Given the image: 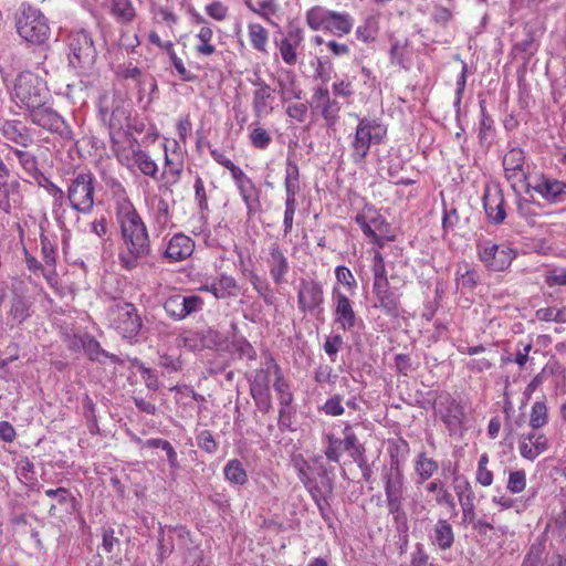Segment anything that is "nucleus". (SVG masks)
I'll list each match as a JSON object with an SVG mask.
<instances>
[{
    "label": "nucleus",
    "mask_w": 566,
    "mask_h": 566,
    "mask_svg": "<svg viewBox=\"0 0 566 566\" xmlns=\"http://www.w3.org/2000/svg\"><path fill=\"white\" fill-rule=\"evenodd\" d=\"M115 211L125 244V251L120 253L119 261L126 270H133L138 265L139 260L150 252L148 231L124 189L116 198Z\"/></svg>",
    "instance_id": "nucleus-1"
},
{
    "label": "nucleus",
    "mask_w": 566,
    "mask_h": 566,
    "mask_svg": "<svg viewBox=\"0 0 566 566\" xmlns=\"http://www.w3.org/2000/svg\"><path fill=\"white\" fill-rule=\"evenodd\" d=\"M17 33L25 42L33 45L44 44L51 34L48 18L43 12L29 3H22L14 13Z\"/></svg>",
    "instance_id": "nucleus-2"
},
{
    "label": "nucleus",
    "mask_w": 566,
    "mask_h": 566,
    "mask_svg": "<svg viewBox=\"0 0 566 566\" xmlns=\"http://www.w3.org/2000/svg\"><path fill=\"white\" fill-rule=\"evenodd\" d=\"M12 98L20 108L29 111L50 102L51 94L46 82L41 76L25 71L20 73L14 81Z\"/></svg>",
    "instance_id": "nucleus-3"
},
{
    "label": "nucleus",
    "mask_w": 566,
    "mask_h": 566,
    "mask_svg": "<svg viewBox=\"0 0 566 566\" xmlns=\"http://www.w3.org/2000/svg\"><path fill=\"white\" fill-rule=\"evenodd\" d=\"M350 143L352 159L355 164H363L366 160L371 145L381 144L386 139L387 128L377 119L367 117L359 118Z\"/></svg>",
    "instance_id": "nucleus-4"
},
{
    "label": "nucleus",
    "mask_w": 566,
    "mask_h": 566,
    "mask_svg": "<svg viewBox=\"0 0 566 566\" xmlns=\"http://www.w3.org/2000/svg\"><path fill=\"white\" fill-rule=\"evenodd\" d=\"M109 326L127 340L135 339L143 326L136 306L128 302H117L107 312Z\"/></svg>",
    "instance_id": "nucleus-5"
},
{
    "label": "nucleus",
    "mask_w": 566,
    "mask_h": 566,
    "mask_svg": "<svg viewBox=\"0 0 566 566\" xmlns=\"http://www.w3.org/2000/svg\"><path fill=\"white\" fill-rule=\"evenodd\" d=\"M95 178L90 171H82L70 179L66 198L71 209L78 213L88 214L94 207Z\"/></svg>",
    "instance_id": "nucleus-6"
},
{
    "label": "nucleus",
    "mask_w": 566,
    "mask_h": 566,
    "mask_svg": "<svg viewBox=\"0 0 566 566\" xmlns=\"http://www.w3.org/2000/svg\"><path fill=\"white\" fill-rule=\"evenodd\" d=\"M476 249L480 261L491 271H504L515 258L511 248L491 240H480Z\"/></svg>",
    "instance_id": "nucleus-7"
},
{
    "label": "nucleus",
    "mask_w": 566,
    "mask_h": 566,
    "mask_svg": "<svg viewBox=\"0 0 566 566\" xmlns=\"http://www.w3.org/2000/svg\"><path fill=\"white\" fill-rule=\"evenodd\" d=\"M70 63L73 66L84 67L91 65L95 59L96 50L93 39L84 30L72 31L69 35Z\"/></svg>",
    "instance_id": "nucleus-8"
},
{
    "label": "nucleus",
    "mask_w": 566,
    "mask_h": 566,
    "mask_svg": "<svg viewBox=\"0 0 566 566\" xmlns=\"http://www.w3.org/2000/svg\"><path fill=\"white\" fill-rule=\"evenodd\" d=\"M27 113L28 119L43 129L62 136L70 132L64 118L53 109L50 102L43 103V106L30 108Z\"/></svg>",
    "instance_id": "nucleus-9"
},
{
    "label": "nucleus",
    "mask_w": 566,
    "mask_h": 566,
    "mask_svg": "<svg viewBox=\"0 0 566 566\" xmlns=\"http://www.w3.org/2000/svg\"><path fill=\"white\" fill-rule=\"evenodd\" d=\"M203 301L198 295L174 294L164 303V310L175 321H182L187 316L201 311Z\"/></svg>",
    "instance_id": "nucleus-10"
},
{
    "label": "nucleus",
    "mask_w": 566,
    "mask_h": 566,
    "mask_svg": "<svg viewBox=\"0 0 566 566\" xmlns=\"http://www.w3.org/2000/svg\"><path fill=\"white\" fill-rule=\"evenodd\" d=\"M109 108H112V112L108 118V127L112 139H115L116 135H120L125 128L129 127V112L120 101H113L109 105L108 96L104 95L99 99V109L104 120H106Z\"/></svg>",
    "instance_id": "nucleus-11"
},
{
    "label": "nucleus",
    "mask_w": 566,
    "mask_h": 566,
    "mask_svg": "<svg viewBox=\"0 0 566 566\" xmlns=\"http://www.w3.org/2000/svg\"><path fill=\"white\" fill-rule=\"evenodd\" d=\"M332 297L334 303V323L338 324L343 331L353 329L358 318L352 301L336 287L333 289Z\"/></svg>",
    "instance_id": "nucleus-12"
},
{
    "label": "nucleus",
    "mask_w": 566,
    "mask_h": 566,
    "mask_svg": "<svg viewBox=\"0 0 566 566\" xmlns=\"http://www.w3.org/2000/svg\"><path fill=\"white\" fill-rule=\"evenodd\" d=\"M375 307L380 308L386 315L397 317L400 310L402 293L398 287H390L388 283L374 284Z\"/></svg>",
    "instance_id": "nucleus-13"
},
{
    "label": "nucleus",
    "mask_w": 566,
    "mask_h": 566,
    "mask_svg": "<svg viewBox=\"0 0 566 566\" xmlns=\"http://www.w3.org/2000/svg\"><path fill=\"white\" fill-rule=\"evenodd\" d=\"M324 302L323 286L319 282L302 280L297 292V305L302 312L313 313Z\"/></svg>",
    "instance_id": "nucleus-14"
},
{
    "label": "nucleus",
    "mask_w": 566,
    "mask_h": 566,
    "mask_svg": "<svg viewBox=\"0 0 566 566\" xmlns=\"http://www.w3.org/2000/svg\"><path fill=\"white\" fill-rule=\"evenodd\" d=\"M544 200L558 203L566 200V181L541 176L531 186Z\"/></svg>",
    "instance_id": "nucleus-15"
},
{
    "label": "nucleus",
    "mask_w": 566,
    "mask_h": 566,
    "mask_svg": "<svg viewBox=\"0 0 566 566\" xmlns=\"http://www.w3.org/2000/svg\"><path fill=\"white\" fill-rule=\"evenodd\" d=\"M1 136L10 143L28 148L34 143L32 129L21 120H6L0 126Z\"/></svg>",
    "instance_id": "nucleus-16"
},
{
    "label": "nucleus",
    "mask_w": 566,
    "mask_h": 566,
    "mask_svg": "<svg viewBox=\"0 0 566 566\" xmlns=\"http://www.w3.org/2000/svg\"><path fill=\"white\" fill-rule=\"evenodd\" d=\"M312 106L318 109L328 124H334L338 117L340 105L332 99L326 87L318 86L314 90L311 101Z\"/></svg>",
    "instance_id": "nucleus-17"
},
{
    "label": "nucleus",
    "mask_w": 566,
    "mask_h": 566,
    "mask_svg": "<svg viewBox=\"0 0 566 566\" xmlns=\"http://www.w3.org/2000/svg\"><path fill=\"white\" fill-rule=\"evenodd\" d=\"M548 449V439L543 433L532 431L524 433L518 439V451L522 458L534 461Z\"/></svg>",
    "instance_id": "nucleus-18"
},
{
    "label": "nucleus",
    "mask_w": 566,
    "mask_h": 566,
    "mask_svg": "<svg viewBox=\"0 0 566 566\" xmlns=\"http://www.w3.org/2000/svg\"><path fill=\"white\" fill-rule=\"evenodd\" d=\"M483 206L488 218L495 224L502 223L506 217L502 190L494 186L488 187L483 196Z\"/></svg>",
    "instance_id": "nucleus-19"
},
{
    "label": "nucleus",
    "mask_w": 566,
    "mask_h": 566,
    "mask_svg": "<svg viewBox=\"0 0 566 566\" xmlns=\"http://www.w3.org/2000/svg\"><path fill=\"white\" fill-rule=\"evenodd\" d=\"M232 178L237 185L240 196L242 197L248 208V211H255L260 206V191L254 182L245 175L241 168L234 171Z\"/></svg>",
    "instance_id": "nucleus-20"
},
{
    "label": "nucleus",
    "mask_w": 566,
    "mask_h": 566,
    "mask_svg": "<svg viewBox=\"0 0 566 566\" xmlns=\"http://www.w3.org/2000/svg\"><path fill=\"white\" fill-rule=\"evenodd\" d=\"M524 163L525 156L521 148H512L504 155L503 167L505 176L513 185L526 179Z\"/></svg>",
    "instance_id": "nucleus-21"
},
{
    "label": "nucleus",
    "mask_w": 566,
    "mask_h": 566,
    "mask_svg": "<svg viewBox=\"0 0 566 566\" xmlns=\"http://www.w3.org/2000/svg\"><path fill=\"white\" fill-rule=\"evenodd\" d=\"M276 87L282 103L291 99H301L303 96V90L297 83L295 73L291 70H282L280 72L276 77Z\"/></svg>",
    "instance_id": "nucleus-22"
},
{
    "label": "nucleus",
    "mask_w": 566,
    "mask_h": 566,
    "mask_svg": "<svg viewBox=\"0 0 566 566\" xmlns=\"http://www.w3.org/2000/svg\"><path fill=\"white\" fill-rule=\"evenodd\" d=\"M195 250L192 239L184 233L175 234L168 242L165 256L174 262L184 261L189 258Z\"/></svg>",
    "instance_id": "nucleus-23"
},
{
    "label": "nucleus",
    "mask_w": 566,
    "mask_h": 566,
    "mask_svg": "<svg viewBox=\"0 0 566 566\" xmlns=\"http://www.w3.org/2000/svg\"><path fill=\"white\" fill-rule=\"evenodd\" d=\"M382 481L386 499L403 497L405 476L398 463H391L389 468L384 469Z\"/></svg>",
    "instance_id": "nucleus-24"
},
{
    "label": "nucleus",
    "mask_w": 566,
    "mask_h": 566,
    "mask_svg": "<svg viewBox=\"0 0 566 566\" xmlns=\"http://www.w3.org/2000/svg\"><path fill=\"white\" fill-rule=\"evenodd\" d=\"M269 251L270 256L268 259V264L271 277L274 283L282 284L285 282V275L290 269L287 258L284 255L277 243L271 244Z\"/></svg>",
    "instance_id": "nucleus-25"
},
{
    "label": "nucleus",
    "mask_w": 566,
    "mask_h": 566,
    "mask_svg": "<svg viewBox=\"0 0 566 566\" xmlns=\"http://www.w3.org/2000/svg\"><path fill=\"white\" fill-rule=\"evenodd\" d=\"M251 395L261 411H269L271 408V395L269 377L264 370L256 371L254 380L251 384Z\"/></svg>",
    "instance_id": "nucleus-26"
},
{
    "label": "nucleus",
    "mask_w": 566,
    "mask_h": 566,
    "mask_svg": "<svg viewBox=\"0 0 566 566\" xmlns=\"http://www.w3.org/2000/svg\"><path fill=\"white\" fill-rule=\"evenodd\" d=\"M439 415L449 427H458L464 418L463 408L451 397H446L439 402Z\"/></svg>",
    "instance_id": "nucleus-27"
},
{
    "label": "nucleus",
    "mask_w": 566,
    "mask_h": 566,
    "mask_svg": "<svg viewBox=\"0 0 566 566\" xmlns=\"http://www.w3.org/2000/svg\"><path fill=\"white\" fill-rule=\"evenodd\" d=\"M211 331L187 329L179 334L177 345L188 350H200L209 346L208 334Z\"/></svg>",
    "instance_id": "nucleus-28"
},
{
    "label": "nucleus",
    "mask_w": 566,
    "mask_h": 566,
    "mask_svg": "<svg viewBox=\"0 0 566 566\" xmlns=\"http://www.w3.org/2000/svg\"><path fill=\"white\" fill-rule=\"evenodd\" d=\"M432 544L441 551L451 548L454 543V533L451 524L447 520H438L434 524L431 535Z\"/></svg>",
    "instance_id": "nucleus-29"
},
{
    "label": "nucleus",
    "mask_w": 566,
    "mask_h": 566,
    "mask_svg": "<svg viewBox=\"0 0 566 566\" xmlns=\"http://www.w3.org/2000/svg\"><path fill=\"white\" fill-rule=\"evenodd\" d=\"M353 27L354 19L349 13L332 10L325 31L336 36H344L350 33Z\"/></svg>",
    "instance_id": "nucleus-30"
},
{
    "label": "nucleus",
    "mask_w": 566,
    "mask_h": 566,
    "mask_svg": "<svg viewBox=\"0 0 566 566\" xmlns=\"http://www.w3.org/2000/svg\"><path fill=\"white\" fill-rule=\"evenodd\" d=\"M237 282L232 276L221 275L200 287L201 291L213 294L217 298H226L234 295Z\"/></svg>",
    "instance_id": "nucleus-31"
},
{
    "label": "nucleus",
    "mask_w": 566,
    "mask_h": 566,
    "mask_svg": "<svg viewBox=\"0 0 566 566\" xmlns=\"http://www.w3.org/2000/svg\"><path fill=\"white\" fill-rule=\"evenodd\" d=\"M284 187L286 192L285 201L296 202V196L301 190L298 166L291 161H286Z\"/></svg>",
    "instance_id": "nucleus-32"
},
{
    "label": "nucleus",
    "mask_w": 566,
    "mask_h": 566,
    "mask_svg": "<svg viewBox=\"0 0 566 566\" xmlns=\"http://www.w3.org/2000/svg\"><path fill=\"white\" fill-rule=\"evenodd\" d=\"M272 97L273 90L271 87H263L253 92L252 107L258 118L265 117L273 111V107L270 106Z\"/></svg>",
    "instance_id": "nucleus-33"
},
{
    "label": "nucleus",
    "mask_w": 566,
    "mask_h": 566,
    "mask_svg": "<svg viewBox=\"0 0 566 566\" xmlns=\"http://www.w3.org/2000/svg\"><path fill=\"white\" fill-rule=\"evenodd\" d=\"M439 469L438 462L427 457L424 452H420L415 459V471L418 475L417 484H421L429 480Z\"/></svg>",
    "instance_id": "nucleus-34"
},
{
    "label": "nucleus",
    "mask_w": 566,
    "mask_h": 566,
    "mask_svg": "<svg viewBox=\"0 0 566 566\" xmlns=\"http://www.w3.org/2000/svg\"><path fill=\"white\" fill-rule=\"evenodd\" d=\"M332 10L321 6L308 9L305 13V21L313 31H325Z\"/></svg>",
    "instance_id": "nucleus-35"
},
{
    "label": "nucleus",
    "mask_w": 566,
    "mask_h": 566,
    "mask_svg": "<svg viewBox=\"0 0 566 566\" xmlns=\"http://www.w3.org/2000/svg\"><path fill=\"white\" fill-rule=\"evenodd\" d=\"M133 164L140 170L142 174L156 178L158 172L157 164L138 146L133 147Z\"/></svg>",
    "instance_id": "nucleus-36"
},
{
    "label": "nucleus",
    "mask_w": 566,
    "mask_h": 566,
    "mask_svg": "<svg viewBox=\"0 0 566 566\" xmlns=\"http://www.w3.org/2000/svg\"><path fill=\"white\" fill-rule=\"evenodd\" d=\"M248 35L253 49L262 53L268 52L269 32L264 27L259 23H250L248 25Z\"/></svg>",
    "instance_id": "nucleus-37"
},
{
    "label": "nucleus",
    "mask_w": 566,
    "mask_h": 566,
    "mask_svg": "<svg viewBox=\"0 0 566 566\" xmlns=\"http://www.w3.org/2000/svg\"><path fill=\"white\" fill-rule=\"evenodd\" d=\"M300 39L294 41L289 38H283L280 42H276L280 55L283 62L290 66H293L297 62V46Z\"/></svg>",
    "instance_id": "nucleus-38"
},
{
    "label": "nucleus",
    "mask_w": 566,
    "mask_h": 566,
    "mask_svg": "<svg viewBox=\"0 0 566 566\" xmlns=\"http://www.w3.org/2000/svg\"><path fill=\"white\" fill-rule=\"evenodd\" d=\"M226 480L233 484L242 485L248 481V474L243 464L237 460H230L223 468Z\"/></svg>",
    "instance_id": "nucleus-39"
},
{
    "label": "nucleus",
    "mask_w": 566,
    "mask_h": 566,
    "mask_svg": "<svg viewBox=\"0 0 566 566\" xmlns=\"http://www.w3.org/2000/svg\"><path fill=\"white\" fill-rule=\"evenodd\" d=\"M196 38L200 42L196 46V51L198 54L203 56H210L216 52V46L210 43L213 38V31L210 27H201L199 32L196 34Z\"/></svg>",
    "instance_id": "nucleus-40"
},
{
    "label": "nucleus",
    "mask_w": 566,
    "mask_h": 566,
    "mask_svg": "<svg viewBox=\"0 0 566 566\" xmlns=\"http://www.w3.org/2000/svg\"><path fill=\"white\" fill-rule=\"evenodd\" d=\"M148 205L155 221L159 224H166L169 220V205L167 200L159 196H154L148 201Z\"/></svg>",
    "instance_id": "nucleus-41"
},
{
    "label": "nucleus",
    "mask_w": 566,
    "mask_h": 566,
    "mask_svg": "<svg viewBox=\"0 0 566 566\" xmlns=\"http://www.w3.org/2000/svg\"><path fill=\"white\" fill-rule=\"evenodd\" d=\"M11 154L15 156L18 159L20 166L23 168V170L31 177L36 176L39 172L38 169V161L33 154L30 151H24L18 148H11Z\"/></svg>",
    "instance_id": "nucleus-42"
},
{
    "label": "nucleus",
    "mask_w": 566,
    "mask_h": 566,
    "mask_svg": "<svg viewBox=\"0 0 566 566\" xmlns=\"http://www.w3.org/2000/svg\"><path fill=\"white\" fill-rule=\"evenodd\" d=\"M29 316V303L21 296L12 300L9 317L12 325L21 324Z\"/></svg>",
    "instance_id": "nucleus-43"
},
{
    "label": "nucleus",
    "mask_w": 566,
    "mask_h": 566,
    "mask_svg": "<svg viewBox=\"0 0 566 566\" xmlns=\"http://www.w3.org/2000/svg\"><path fill=\"white\" fill-rule=\"evenodd\" d=\"M548 421L547 406L544 401H536L532 406L530 426L534 431L543 428Z\"/></svg>",
    "instance_id": "nucleus-44"
},
{
    "label": "nucleus",
    "mask_w": 566,
    "mask_h": 566,
    "mask_svg": "<svg viewBox=\"0 0 566 566\" xmlns=\"http://www.w3.org/2000/svg\"><path fill=\"white\" fill-rule=\"evenodd\" d=\"M344 440H342L344 449L350 453V457L357 459L363 455L364 447L358 442L356 434L352 431V427L346 424L344 428Z\"/></svg>",
    "instance_id": "nucleus-45"
},
{
    "label": "nucleus",
    "mask_w": 566,
    "mask_h": 566,
    "mask_svg": "<svg viewBox=\"0 0 566 566\" xmlns=\"http://www.w3.org/2000/svg\"><path fill=\"white\" fill-rule=\"evenodd\" d=\"M273 387L279 396L282 408H289L293 401V395L290 391L289 385L283 380L279 368H276V379Z\"/></svg>",
    "instance_id": "nucleus-46"
},
{
    "label": "nucleus",
    "mask_w": 566,
    "mask_h": 566,
    "mask_svg": "<svg viewBox=\"0 0 566 566\" xmlns=\"http://www.w3.org/2000/svg\"><path fill=\"white\" fill-rule=\"evenodd\" d=\"M478 273L468 264L460 265L457 271L458 286L472 289L476 284Z\"/></svg>",
    "instance_id": "nucleus-47"
},
{
    "label": "nucleus",
    "mask_w": 566,
    "mask_h": 566,
    "mask_svg": "<svg viewBox=\"0 0 566 566\" xmlns=\"http://www.w3.org/2000/svg\"><path fill=\"white\" fill-rule=\"evenodd\" d=\"M453 490L457 494L458 501L462 502L463 500L475 499L474 492L472 490L471 483L463 475H457L454 478V486Z\"/></svg>",
    "instance_id": "nucleus-48"
},
{
    "label": "nucleus",
    "mask_w": 566,
    "mask_h": 566,
    "mask_svg": "<svg viewBox=\"0 0 566 566\" xmlns=\"http://www.w3.org/2000/svg\"><path fill=\"white\" fill-rule=\"evenodd\" d=\"M371 217L369 207L367 206L355 217V221L367 237H369L374 242H377L379 237L375 233V229L369 223V219H371Z\"/></svg>",
    "instance_id": "nucleus-49"
},
{
    "label": "nucleus",
    "mask_w": 566,
    "mask_h": 566,
    "mask_svg": "<svg viewBox=\"0 0 566 566\" xmlns=\"http://www.w3.org/2000/svg\"><path fill=\"white\" fill-rule=\"evenodd\" d=\"M526 486V474L523 470L512 471L509 474L506 489L511 493H521Z\"/></svg>",
    "instance_id": "nucleus-50"
},
{
    "label": "nucleus",
    "mask_w": 566,
    "mask_h": 566,
    "mask_svg": "<svg viewBox=\"0 0 566 566\" xmlns=\"http://www.w3.org/2000/svg\"><path fill=\"white\" fill-rule=\"evenodd\" d=\"M251 284L266 304H273V292L271 291L270 285L264 280H262L258 275H253L251 277Z\"/></svg>",
    "instance_id": "nucleus-51"
},
{
    "label": "nucleus",
    "mask_w": 566,
    "mask_h": 566,
    "mask_svg": "<svg viewBox=\"0 0 566 566\" xmlns=\"http://www.w3.org/2000/svg\"><path fill=\"white\" fill-rule=\"evenodd\" d=\"M113 12L124 21H130L135 15L129 0H113Z\"/></svg>",
    "instance_id": "nucleus-52"
},
{
    "label": "nucleus",
    "mask_w": 566,
    "mask_h": 566,
    "mask_svg": "<svg viewBox=\"0 0 566 566\" xmlns=\"http://www.w3.org/2000/svg\"><path fill=\"white\" fill-rule=\"evenodd\" d=\"M250 140L255 148L265 149L270 145L272 138L264 128L255 127L250 134Z\"/></svg>",
    "instance_id": "nucleus-53"
},
{
    "label": "nucleus",
    "mask_w": 566,
    "mask_h": 566,
    "mask_svg": "<svg viewBox=\"0 0 566 566\" xmlns=\"http://www.w3.org/2000/svg\"><path fill=\"white\" fill-rule=\"evenodd\" d=\"M403 497L386 499L389 513L394 516L396 523L406 522V513L402 509Z\"/></svg>",
    "instance_id": "nucleus-54"
},
{
    "label": "nucleus",
    "mask_w": 566,
    "mask_h": 566,
    "mask_svg": "<svg viewBox=\"0 0 566 566\" xmlns=\"http://www.w3.org/2000/svg\"><path fill=\"white\" fill-rule=\"evenodd\" d=\"M344 344L340 335H329L326 337L324 343V350L328 355L332 361L336 360L337 353Z\"/></svg>",
    "instance_id": "nucleus-55"
},
{
    "label": "nucleus",
    "mask_w": 566,
    "mask_h": 566,
    "mask_svg": "<svg viewBox=\"0 0 566 566\" xmlns=\"http://www.w3.org/2000/svg\"><path fill=\"white\" fill-rule=\"evenodd\" d=\"M343 398L339 395H335L326 400L323 405L322 410L325 415L337 417L344 413V407L342 406Z\"/></svg>",
    "instance_id": "nucleus-56"
},
{
    "label": "nucleus",
    "mask_w": 566,
    "mask_h": 566,
    "mask_svg": "<svg viewBox=\"0 0 566 566\" xmlns=\"http://www.w3.org/2000/svg\"><path fill=\"white\" fill-rule=\"evenodd\" d=\"M373 272L375 276L374 284L388 283L387 271L382 255L377 252L374 256Z\"/></svg>",
    "instance_id": "nucleus-57"
},
{
    "label": "nucleus",
    "mask_w": 566,
    "mask_h": 566,
    "mask_svg": "<svg viewBox=\"0 0 566 566\" xmlns=\"http://www.w3.org/2000/svg\"><path fill=\"white\" fill-rule=\"evenodd\" d=\"M197 443L208 453H214L218 450V443L209 430H203L197 436Z\"/></svg>",
    "instance_id": "nucleus-58"
},
{
    "label": "nucleus",
    "mask_w": 566,
    "mask_h": 566,
    "mask_svg": "<svg viewBox=\"0 0 566 566\" xmlns=\"http://www.w3.org/2000/svg\"><path fill=\"white\" fill-rule=\"evenodd\" d=\"M195 189V199L198 203L200 212H205L208 210V197L205 189V184L201 177L197 176L193 185Z\"/></svg>",
    "instance_id": "nucleus-59"
},
{
    "label": "nucleus",
    "mask_w": 566,
    "mask_h": 566,
    "mask_svg": "<svg viewBox=\"0 0 566 566\" xmlns=\"http://www.w3.org/2000/svg\"><path fill=\"white\" fill-rule=\"evenodd\" d=\"M83 348L85 354L92 360H98L101 356H107L106 352L101 347L99 343L92 337H88L83 342Z\"/></svg>",
    "instance_id": "nucleus-60"
},
{
    "label": "nucleus",
    "mask_w": 566,
    "mask_h": 566,
    "mask_svg": "<svg viewBox=\"0 0 566 566\" xmlns=\"http://www.w3.org/2000/svg\"><path fill=\"white\" fill-rule=\"evenodd\" d=\"M206 12L216 21H223L229 13V9L221 1H212L206 7Z\"/></svg>",
    "instance_id": "nucleus-61"
},
{
    "label": "nucleus",
    "mask_w": 566,
    "mask_h": 566,
    "mask_svg": "<svg viewBox=\"0 0 566 566\" xmlns=\"http://www.w3.org/2000/svg\"><path fill=\"white\" fill-rule=\"evenodd\" d=\"M52 214H53L55 222L57 223V226L61 229H67L70 221H71L70 220L71 212L67 208V203L63 205V206L56 205V207H52Z\"/></svg>",
    "instance_id": "nucleus-62"
},
{
    "label": "nucleus",
    "mask_w": 566,
    "mask_h": 566,
    "mask_svg": "<svg viewBox=\"0 0 566 566\" xmlns=\"http://www.w3.org/2000/svg\"><path fill=\"white\" fill-rule=\"evenodd\" d=\"M548 286H566V269L559 268L552 270L545 277Z\"/></svg>",
    "instance_id": "nucleus-63"
},
{
    "label": "nucleus",
    "mask_w": 566,
    "mask_h": 566,
    "mask_svg": "<svg viewBox=\"0 0 566 566\" xmlns=\"http://www.w3.org/2000/svg\"><path fill=\"white\" fill-rule=\"evenodd\" d=\"M401 566H431V564L429 563V557L423 549L420 546H417V549L410 555V560L403 563Z\"/></svg>",
    "instance_id": "nucleus-64"
}]
</instances>
